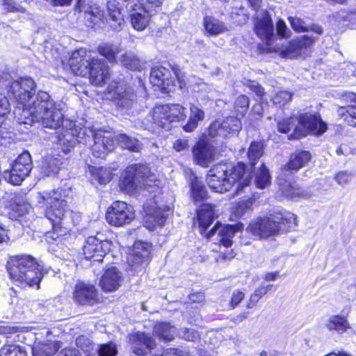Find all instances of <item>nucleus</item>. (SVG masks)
<instances>
[{
	"label": "nucleus",
	"mask_w": 356,
	"mask_h": 356,
	"mask_svg": "<svg viewBox=\"0 0 356 356\" xmlns=\"http://www.w3.org/2000/svg\"><path fill=\"white\" fill-rule=\"evenodd\" d=\"M15 115L20 124L40 123L43 127L56 129L62 126L58 136V143L65 154L69 153L76 143H83L91 149L92 152L101 156L113 147L112 134L102 131L94 132L93 128L81 127L76 122L64 119L62 104L56 102L44 91H39L32 101L29 108L15 111Z\"/></svg>",
	"instance_id": "1"
},
{
	"label": "nucleus",
	"mask_w": 356,
	"mask_h": 356,
	"mask_svg": "<svg viewBox=\"0 0 356 356\" xmlns=\"http://www.w3.org/2000/svg\"><path fill=\"white\" fill-rule=\"evenodd\" d=\"M251 181V177L245 170V165L238 163L232 166L227 163H219L210 169L207 181L212 191L223 193L231 189L235 183H238L236 194L247 188Z\"/></svg>",
	"instance_id": "2"
},
{
	"label": "nucleus",
	"mask_w": 356,
	"mask_h": 356,
	"mask_svg": "<svg viewBox=\"0 0 356 356\" xmlns=\"http://www.w3.org/2000/svg\"><path fill=\"white\" fill-rule=\"evenodd\" d=\"M7 270L10 279L21 286H37L43 277L42 266L36 259L29 254H19L10 258L7 262Z\"/></svg>",
	"instance_id": "3"
},
{
	"label": "nucleus",
	"mask_w": 356,
	"mask_h": 356,
	"mask_svg": "<svg viewBox=\"0 0 356 356\" xmlns=\"http://www.w3.org/2000/svg\"><path fill=\"white\" fill-rule=\"evenodd\" d=\"M37 202L40 207H45V216L50 221L63 222V225L72 222L74 225L81 221V213L69 210L67 201L62 199L58 190L38 193Z\"/></svg>",
	"instance_id": "4"
},
{
	"label": "nucleus",
	"mask_w": 356,
	"mask_h": 356,
	"mask_svg": "<svg viewBox=\"0 0 356 356\" xmlns=\"http://www.w3.org/2000/svg\"><path fill=\"white\" fill-rule=\"evenodd\" d=\"M297 225L296 216L286 211H274L268 217L258 218L248 225L247 229L261 238L277 235L280 232H288Z\"/></svg>",
	"instance_id": "5"
},
{
	"label": "nucleus",
	"mask_w": 356,
	"mask_h": 356,
	"mask_svg": "<svg viewBox=\"0 0 356 356\" xmlns=\"http://www.w3.org/2000/svg\"><path fill=\"white\" fill-rule=\"evenodd\" d=\"M216 216L214 205L205 204L200 207L197 211V220L201 227V233L208 238H213L217 234V237L213 239L215 243L218 241L225 247L229 248L232 245V238L237 231L236 227L239 225H222L217 222L209 232L206 233L207 227L211 225Z\"/></svg>",
	"instance_id": "6"
},
{
	"label": "nucleus",
	"mask_w": 356,
	"mask_h": 356,
	"mask_svg": "<svg viewBox=\"0 0 356 356\" xmlns=\"http://www.w3.org/2000/svg\"><path fill=\"white\" fill-rule=\"evenodd\" d=\"M154 180V175L151 174L146 165L135 163L128 166L122 174L120 186L122 191L129 194L142 187L151 192L159 190L158 187L151 185Z\"/></svg>",
	"instance_id": "7"
},
{
	"label": "nucleus",
	"mask_w": 356,
	"mask_h": 356,
	"mask_svg": "<svg viewBox=\"0 0 356 356\" xmlns=\"http://www.w3.org/2000/svg\"><path fill=\"white\" fill-rule=\"evenodd\" d=\"M186 117V108L179 104L159 105L154 107L152 115L145 119L147 122H143V124L145 129L153 130L154 125H156L169 130L171 122L184 120Z\"/></svg>",
	"instance_id": "8"
},
{
	"label": "nucleus",
	"mask_w": 356,
	"mask_h": 356,
	"mask_svg": "<svg viewBox=\"0 0 356 356\" xmlns=\"http://www.w3.org/2000/svg\"><path fill=\"white\" fill-rule=\"evenodd\" d=\"M172 70L176 79H172L171 72L168 68L163 66L153 67L150 72V82L164 93L173 92L177 88L179 89L186 88L188 83L185 80V74L177 66Z\"/></svg>",
	"instance_id": "9"
},
{
	"label": "nucleus",
	"mask_w": 356,
	"mask_h": 356,
	"mask_svg": "<svg viewBox=\"0 0 356 356\" xmlns=\"http://www.w3.org/2000/svg\"><path fill=\"white\" fill-rule=\"evenodd\" d=\"M8 87V95L15 100L17 104L14 113L16 109L20 108L21 113H23L24 109L31 106L32 101L36 96L35 95V83L33 79L20 78L9 83Z\"/></svg>",
	"instance_id": "10"
},
{
	"label": "nucleus",
	"mask_w": 356,
	"mask_h": 356,
	"mask_svg": "<svg viewBox=\"0 0 356 356\" xmlns=\"http://www.w3.org/2000/svg\"><path fill=\"white\" fill-rule=\"evenodd\" d=\"M107 95L118 108L127 110L136 104L133 88L124 81H113L107 87Z\"/></svg>",
	"instance_id": "11"
},
{
	"label": "nucleus",
	"mask_w": 356,
	"mask_h": 356,
	"mask_svg": "<svg viewBox=\"0 0 356 356\" xmlns=\"http://www.w3.org/2000/svg\"><path fill=\"white\" fill-rule=\"evenodd\" d=\"M33 165L31 154L24 151L15 161L11 170L3 172V178L13 185H19L29 175Z\"/></svg>",
	"instance_id": "12"
},
{
	"label": "nucleus",
	"mask_w": 356,
	"mask_h": 356,
	"mask_svg": "<svg viewBox=\"0 0 356 356\" xmlns=\"http://www.w3.org/2000/svg\"><path fill=\"white\" fill-rule=\"evenodd\" d=\"M151 245L143 241H136L131 252L127 257L129 271L134 275L142 272L149 261Z\"/></svg>",
	"instance_id": "13"
},
{
	"label": "nucleus",
	"mask_w": 356,
	"mask_h": 356,
	"mask_svg": "<svg viewBox=\"0 0 356 356\" xmlns=\"http://www.w3.org/2000/svg\"><path fill=\"white\" fill-rule=\"evenodd\" d=\"M135 217L134 211L131 206L122 201L114 202L106 213V219L108 224L121 227L129 224Z\"/></svg>",
	"instance_id": "14"
},
{
	"label": "nucleus",
	"mask_w": 356,
	"mask_h": 356,
	"mask_svg": "<svg viewBox=\"0 0 356 356\" xmlns=\"http://www.w3.org/2000/svg\"><path fill=\"white\" fill-rule=\"evenodd\" d=\"M241 129L238 118L229 116L225 119H218L211 124L208 136L211 138H228L236 135Z\"/></svg>",
	"instance_id": "15"
},
{
	"label": "nucleus",
	"mask_w": 356,
	"mask_h": 356,
	"mask_svg": "<svg viewBox=\"0 0 356 356\" xmlns=\"http://www.w3.org/2000/svg\"><path fill=\"white\" fill-rule=\"evenodd\" d=\"M111 243L108 240H102L95 236L87 238L83 247L86 259L101 261L111 249Z\"/></svg>",
	"instance_id": "16"
},
{
	"label": "nucleus",
	"mask_w": 356,
	"mask_h": 356,
	"mask_svg": "<svg viewBox=\"0 0 356 356\" xmlns=\"http://www.w3.org/2000/svg\"><path fill=\"white\" fill-rule=\"evenodd\" d=\"M76 9L79 13H83V17L88 26H100L108 22V19L104 15L103 10L92 1L78 0Z\"/></svg>",
	"instance_id": "17"
},
{
	"label": "nucleus",
	"mask_w": 356,
	"mask_h": 356,
	"mask_svg": "<svg viewBox=\"0 0 356 356\" xmlns=\"http://www.w3.org/2000/svg\"><path fill=\"white\" fill-rule=\"evenodd\" d=\"M90 51L86 48H80L74 51L69 59V65L72 72L79 76H88L89 67L93 60Z\"/></svg>",
	"instance_id": "18"
},
{
	"label": "nucleus",
	"mask_w": 356,
	"mask_h": 356,
	"mask_svg": "<svg viewBox=\"0 0 356 356\" xmlns=\"http://www.w3.org/2000/svg\"><path fill=\"white\" fill-rule=\"evenodd\" d=\"M73 299L82 305H94L99 301L95 286L82 281H79L75 284Z\"/></svg>",
	"instance_id": "19"
},
{
	"label": "nucleus",
	"mask_w": 356,
	"mask_h": 356,
	"mask_svg": "<svg viewBox=\"0 0 356 356\" xmlns=\"http://www.w3.org/2000/svg\"><path fill=\"white\" fill-rule=\"evenodd\" d=\"M256 34L267 44H270L274 38V27L269 13L266 10L258 13L254 20Z\"/></svg>",
	"instance_id": "20"
},
{
	"label": "nucleus",
	"mask_w": 356,
	"mask_h": 356,
	"mask_svg": "<svg viewBox=\"0 0 356 356\" xmlns=\"http://www.w3.org/2000/svg\"><path fill=\"white\" fill-rule=\"evenodd\" d=\"M299 124L305 129L303 134L300 136H305L307 133L314 135H321L327 130L326 124L322 121L318 113H305L299 116L298 119Z\"/></svg>",
	"instance_id": "21"
},
{
	"label": "nucleus",
	"mask_w": 356,
	"mask_h": 356,
	"mask_svg": "<svg viewBox=\"0 0 356 356\" xmlns=\"http://www.w3.org/2000/svg\"><path fill=\"white\" fill-rule=\"evenodd\" d=\"M88 75L93 85L96 86L104 85L111 75L106 61L104 59L94 58L89 67Z\"/></svg>",
	"instance_id": "22"
},
{
	"label": "nucleus",
	"mask_w": 356,
	"mask_h": 356,
	"mask_svg": "<svg viewBox=\"0 0 356 356\" xmlns=\"http://www.w3.org/2000/svg\"><path fill=\"white\" fill-rule=\"evenodd\" d=\"M339 98L345 103H356V94L341 91L338 92ZM337 115L348 125L356 127V106H341L337 109Z\"/></svg>",
	"instance_id": "23"
},
{
	"label": "nucleus",
	"mask_w": 356,
	"mask_h": 356,
	"mask_svg": "<svg viewBox=\"0 0 356 356\" xmlns=\"http://www.w3.org/2000/svg\"><path fill=\"white\" fill-rule=\"evenodd\" d=\"M93 131H94V132H97L99 131H102L104 133H110V134H112V140H113V147H112V148H111L109 149H107L103 154V155L101 156H97L95 155L92 153L94 156H95L97 158H104L105 156L106 155V154L108 152H111V151H112L114 149L115 141L122 148L129 149L131 152H138L142 149V144H141V143L138 139H136L135 138H133V137H131V136H128L127 134H119L115 136L114 134H113L111 131H104V130H102V129L95 130L93 129Z\"/></svg>",
	"instance_id": "24"
},
{
	"label": "nucleus",
	"mask_w": 356,
	"mask_h": 356,
	"mask_svg": "<svg viewBox=\"0 0 356 356\" xmlns=\"http://www.w3.org/2000/svg\"><path fill=\"white\" fill-rule=\"evenodd\" d=\"M154 204V206L145 205L144 207L146 213L145 224L149 230H154L157 226H163L168 216L163 209L159 207L156 202Z\"/></svg>",
	"instance_id": "25"
},
{
	"label": "nucleus",
	"mask_w": 356,
	"mask_h": 356,
	"mask_svg": "<svg viewBox=\"0 0 356 356\" xmlns=\"http://www.w3.org/2000/svg\"><path fill=\"white\" fill-rule=\"evenodd\" d=\"M314 40L307 35L287 43L281 51V56L286 58H294L305 53V49L312 45Z\"/></svg>",
	"instance_id": "26"
},
{
	"label": "nucleus",
	"mask_w": 356,
	"mask_h": 356,
	"mask_svg": "<svg viewBox=\"0 0 356 356\" xmlns=\"http://www.w3.org/2000/svg\"><path fill=\"white\" fill-rule=\"evenodd\" d=\"M286 173L282 172L278 177L279 180V189L282 194L287 198L293 199L296 197L308 198L310 194L296 185L295 182L284 179Z\"/></svg>",
	"instance_id": "27"
},
{
	"label": "nucleus",
	"mask_w": 356,
	"mask_h": 356,
	"mask_svg": "<svg viewBox=\"0 0 356 356\" xmlns=\"http://www.w3.org/2000/svg\"><path fill=\"white\" fill-rule=\"evenodd\" d=\"M133 352L138 355H146L147 351L154 348L156 343L151 337L144 332H136L129 337Z\"/></svg>",
	"instance_id": "28"
},
{
	"label": "nucleus",
	"mask_w": 356,
	"mask_h": 356,
	"mask_svg": "<svg viewBox=\"0 0 356 356\" xmlns=\"http://www.w3.org/2000/svg\"><path fill=\"white\" fill-rule=\"evenodd\" d=\"M53 232L51 233L50 238L55 241V245L63 252H65V248H68V245L72 241L73 237L70 232V229L61 225L63 222H53Z\"/></svg>",
	"instance_id": "29"
},
{
	"label": "nucleus",
	"mask_w": 356,
	"mask_h": 356,
	"mask_svg": "<svg viewBox=\"0 0 356 356\" xmlns=\"http://www.w3.org/2000/svg\"><path fill=\"white\" fill-rule=\"evenodd\" d=\"M193 154L195 161L203 167L207 166L214 155L213 147L203 140L196 143Z\"/></svg>",
	"instance_id": "30"
},
{
	"label": "nucleus",
	"mask_w": 356,
	"mask_h": 356,
	"mask_svg": "<svg viewBox=\"0 0 356 356\" xmlns=\"http://www.w3.org/2000/svg\"><path fill=\"white\" fill-rule=\"evenodd\" d=\"M122 274L115 266L108 268L100 280V286L104 291H115L120 285Z\"/></svg>",
	"instance_id": "31"
},
{
	"label": "nucleus",
	"mask_w": 356,
	"mask_h": 356,
	"mask_svg": "<svg viewBox=\"0 0 356 356\" xmlns=\"http://www.w3.org/2000/svg\"><path fill=\"white\" fill-rule=\"evenodd\" d=\"M108 24L110 26L115 30L120 31L122 29L124 24V18L121 12L120 6L116 0H111L107 3Z\"/></svg>",
	"instance_id": "32"
},
{
	"label": "nucleus",
	"mask_w": 356,
	"mask_h": 356,
	"mask_svg": "<svg viewBox=\"0 0 356 356\" xmlns=\"http://www.w3.org/2000/svg\"><path fill=\"white\" fill-rule=\"evenodd\" d=\"M325 327L330 332H335L339 334L346 333L351 328L347 315L344 314L330 315L325 323Z\"/></svg>",
	"instance_id": "33"
},
{
	"label": "nucleus",
	"mask_w": 356,
	"mask_h": 356,
	"mask_svg": "<svg viewBox=\"0 0 356 356\" xmlns=\"http://www.w3.org/2000/svg\"><path fill=\"white\" fill-rule=\"evenodd\" d=\"M311 159L310 153L307 151H301L291 155L290 161L281 169L283 173L297 171L308 163Z\"/></svg>",
	"instance_id": "34"
},
{
	"label": "nucleus",
	"mask_w": 356,
	"mask_h": 356,
	"mask_svg": "<svg viewBox=\"0 0 356 356\" xmlns=\"http://www.w3.org/2000/svg\"><path fill=\"white\" fill-rule=\"evenodd\" d=\"M122 51L120 44L110 42H102L97 47V52L110 63H116V56Z\"/></svg>",
	"instance_id": "35"
},
{
	"label": "nucleus",
	"mask_w": 356,
	"mask_h": 356,
	"mask_svg": "<svg viewBox=\"0 0 356 356\" xmlns=\"http://www.w3.org/2000/svg\"><path fill=\"white\" fill-rule=\"evenodd\" d=\"M204 119V111L197 105L191 104L190 105V115L187 123L183 127L186 132L194 131L198 126L200 122Z\"/></svg>",
	"instance_id": "36"
},
{
	"label": "nucleus",
	"mask_w": 356,
	"mask_h": 356,
	"mask_svg": "<svg viewBox=\"0 0 356 356\" xmlns=\"http://www.w3.org/2000/svg\"><path fill=\"white\" fill-rule=\"evenodd\" d=\"M191 196L194 201H203L207 196V192L204 184L197 179V177L191 172L189 177Z\"/></svg>",
	"instance_id": "37"
},
{
	"label": "nucleus",
	"mask_w": 356,
	"mask_h": 356,
	"mask_svg": "<svg viewBox=\"0 0 356 356\" xmlns=\"http://www.w3.org/2000/svg\"><path fill=\"white\" fill-rule=\"evenodd\" d=\"M188 84L194 92H205L208 95L209 99L216 100V102L219 101L216 99L217 97L216 95L217 92L216 90L212 86L204 82L201 79L193 77L191 80L188 81Z\"/></svg>",
	"instance_id": "38"
},
{
	"label": "nucleus",
	"mask_w": 356,
	"mask_h": 356,
	"mask_svg": "<svg viewBox=\"0 0 356 356\" xmlns=\"http://www.w3.org/2000/svg\"><path fill=\"white\" fill-rule=\"evenodd\" d=\"M62 164V159L60 156L54 157L48 155L44 158L42 172L46 176H56L58 175Z\"/></svg>",
	"instance_id": "39"
},
{
	"label": "nucleus",
	"mask_w": 356,
	"mask_h": 356,
	"mask_svg": "<svg viewBox=\"0 0 356 356\" xmlns=\"http://www.w3.org/2000/svg\"><path fill=\"white\" fill-rule=\"evenodd\" d=\"M176 328L168 323H159L154 327V334L163 341H170L174 339Z\"/></svg>",
	"instance_id": "40"
},
{
	"label": "nucleus",
	"mask_w": 356,
	"mask_h": 356,
	"mask_svg": "<svg viewBox=\"0 0 356 356\" xmlns=\"http://www.w3.org/2000/svg\"><path fill=\"white\" fill-rule=\"evenodd\" d=\"M204 26L206 31L211 35H217L228 31L222 22L211 16L204 17Z\"/></svg>",
	"instance_id": "41"
},
{
	"label": "nucleus",
	"mask_w": 356,
	"mask_h": 356,
	"mask_svg": "<svg viewBox=\"0 0 356 356\" xmlns=\"http://www.w3.org/2000/svg\"><path fill=\"white\" fill-rule=\"evenodd\" d=\"M161 5V0H138L135 6L151 17L160 10Z\"/></svg>",
	"instance_id": "42"
},
{
	"label": "nucleus",
	"mask_w": 356,
	"mask_h": 356,
	"mask_svg": "<svg viewBox=\"0 0 356 356\" xmlns=\"http://www.w3.org/2000/svg\"><path fill=\"white\" fill-rule=\"evenodd\" d=\"M150 18L149 15L143 13L142 11L136 10L130 15L131 26L136 31H143L147 27Z\"/></svg>",
	"instance_id": "43"
},
{
	"label": "nucleus",
	"mask_w": 356,
	"mask_h": 356,
	"mask_svg": "<svg viewBox=\"0 0 356 356\" xmlns=\"http://www.w3.org/2000/svg\"><path fill=\"white\" fill-rule=\"evenodd\" d=\"M270 181V171L264 163H261L260 168L255 172V185L257 188L262 189L269 186Z\"/></svg>",
	"instance_id": "44"
},
{
	"label": "nucleus",
	"mask_w": 356,
	"mask_h": 356,
	"mask_svg": "<svg viewBox=\"0 0 356 356\" xmlns=\"http://www.w3.org/2000/svg\"><path fill=\"white\" fill-rule=\"evenodd\" d=\"M263 154L264 145L261 142L253 141L250 143L248 151V158L252 167L256 165L259 159L262 156Z\"/></svg>",
	"instance_id": "45"
},
{
	"label": "nucleus",
	"mask_w": 356,
	"mask_h": 356,
	"mask_svg": "<svg viewBox=\"0 0 356 356\" xmlns=\"http://www.w3.org/2000/svg\"><path fill=\"white\" fill-rule=\"evenodd\" d=\"M58 348L54 342H49L35 346L33 348V356H53Z\"/></svg>",
	"instance_id": "46"
},
{
	"label": "nucleus",
	"mask_w": 356,
	"mask_h": 356,
	"mask_svg": "<svg viewBox=\"0 0 356 356\" xmlns=\"http://www.w3.org/2000/svg\"><path fill=\"white\" fill-rule=\"evenodd\" d=\"M273 288V284H262L259 287H257L254 293L250 296V300L247 303L248 308L254 307L261 298L266 295L269 291H270Z\"/></svg>",
	"instance_id": "47"
},
{
	"label": "nucleus",
	"mask_w": 356,
	"mask_h": 356,
	"mask_svg": "<svg viewBox=\"0 0 356 356\" xmlns=\"http://www.w3.org/2000/svg\"><path fill=\"white\" fill-rule=\"evenodd\" d=\"M90 171L93 181H97L99 184L105 185L110 181L111 176L106 169L103 168H96L95 167L90 168Z\"/></svg>",
	"instance_id": "48"
},
{
	"label": "nucleus",
	"mask_w": 356,
	"mask_h": 356,
	"mask_svg": "<svg viewBox=\"0 0 356 356\" xmlns=\"http://www.w3.org/2000/svg\"><path fill=\"white\" fill-rule=\"evenodd\" d=\"M122 65L131 70H137L140 67V62L132 52H126L120 57Z\"/></svg>",
	"instance_id": "49"
},
{
	"label": "nucleus",
	"mask_w": 356,
	"mask_h": 356,
	"mask_svg": "<svg viewBox=\"0 0 356 356\" xmlns=\"http://www.w3.org/2000/svg\"><path fill=\"white\" fill-rule=\"evenodd\" d=\"M3 2L4 8L8 12H19L24 15V18L31 19L32 14L27 13L26 10L20 5L16 3L13 0H0Z\"/></svg>",
	"instance_id": "50"
},
{
	"label": "nucleus",
	"mask_w": 356,
	"mask_h": 356,
	"mask_svg": "<svg viewBox=\"0 0 356 356\" xmlns=\"http://www.w3.org/2000/svg\"><path fill=\"white\" fill-rule=\"evenodd\" d=\"M249 98L245 95L238 96L234 102V108L238 115L243 117L249 108Z\"/></svg>",
	"instance_id": "51"
},
{
	"label": "nucleus",
	"mask_w": 356,
	"mask_h": 356,
	"mask_svg": "<svg viewBox=\"0 0 356 356\" xmlns=\"http://www.w3.org/2000/svg\"><path fill=\"white\" fill-rule=\"evenodd\" d=\"M0 356H27L26 352L19 346L11 345L0 350Z\"/></svg>",
	"instance_id": "52"
},
{
	"label": "nucleus",
	"mask_w": 356,
	"mask_h": 356,
	"mask_svg": "<svg viewBox=\"0 0 356 356\" xmlns=\"http://www.w3.org/2000/svg\"><path fill=\"white\" fill-rule=\"evenodd\" d=\"M292 96L293 94L287 90H280L275 95L272 101L274 104L281 107L291 101Z\"/></svg>",
	"instance_id": "53"
},
{
	"label": "nucleus",
	"mask_w": 356,
	"mask_h": 356,
	"mask_svg": "<svg viewBox=\"0 0 356 356\" xmlns=\"http://www.w3.org/2000/svg\"><path fill=\"white\" fill-rule=\"evenodd\" d=\"M117 347L113 342L101 345L98 350V356H117Z\"/></svg>",
	"instance_id": "54"
},
{
	"label": "nucleus",
	"mask_w": 356,
	"mask_h": 356,
	"mask_svg": "<svg viewBox=\"0 0 356 356\" xmlns=\"http://www.w3.org/2000/svg\"><path fill=\"white\" fill-rule=\"evenodd\" d=\"M10 106L8 98L0 93V127L4 121L5 116L10 113Z\"/></svg>",
	"instance_id": "55"
},
{
	"label": "nucleus",
	"mask_w": 356,
	"mask_h": 356,
	"mask_svg": "<svg viewBox=\"0 0 356 356\" xmlns=\"http://www.w3.org/2000/svg\"><path fill=\"white\" fill-rule=\"evenodd\" d=\"M354 175L352 172L347 171H341L338 172L334 179L338 184L344 186L352 181Z\"/></svg>",
	"instance_id": "56"
},
{
	"label": "nucleus",
	"mask_w": 356,
	"mask_h": 356,
	"mask_svg": "<svg viewBox=\"0 0 356 356\" xmlns=\"http://www.w3.org/2000/svg\"><path fill=\"white\" fill-rule=\"evenodd\" d=\"M289 21L293 29L297 32H305L308 30L305 22L300 18L289 17Z\"/></svg>",
	"instance_id": "57"
},
{
	"label": "nucleus",
	"mask_w": 356,
	"mask_h": 356,
	"mask_svg": "<svg viewBox=\"0 0 356 356\" xmlns=\"http://www.w3.org/2000/svg\"><path fill=\"white\" fill-rule=\"evenodd\" d=\"M294 121L295 119L293 118H291L287 120H284L282 122H278V130L282 133L289 132L291 129L294 127Z\"/></svg>",
	"instance_id": "58"
},
{
	"label": "nucleus",
	"mask_w": 356,
	"mask_h": 356,
	"mask_svg": "<svg viewBox=\"0 0 356 356\" xmlns=\"http://www.w3.org/2000/svg\"><path fill=\"white\" fill-rule=\"evenodd\" d=\"M277 33L281 38H289L290 36V30L286 26L282 19H279L276 24Z\"/></svg>",
	"instance_id": "59"
},
{
	"label": "nucleus",
	"mask_w": 356,
	"mask_h": 356,
	"mask_svg": "<svg viewBox=\"0 0 356 356\" xmlns=\"http://www.w3.org/2000/svg\"><path fill=\"white\" fill-rule=\"evenodd\" d=\"M180 334L182 338L189 341H194L200 338L198 332L193 329H185Z\"/></svg>",
	"instance_id": "60"
},
{
	"label": "nucleus",
	"mask_w": 356,
	"mask_h": 356,
	"mask_svg": "<svg viewBox=\"0 0 356 356\" xmlns=\"http://www.w3.org/2000/svg\"><path fill=\"white\" fill-rule=\"evenodd\" d=\"M188 147L189 145L188 143V140L184 138L177 139L173 143V149L176 152H182L186 149H188Z\"/></svg>",
	"instance_id": "61"
},
{
	"label": "nucleus",
	"mask_w": 356,
	"mask_h": 356,
	"mask_svg": "<svg viewBox=\"0 0 356 356\" xmlns=\"http://www.w3.org/2000/svg\"><path fill=\"white\" fill-rule=\"evenodd\" d=\"M245 294L243 292L239 290L234 291L232 293V297L230 302L231 307L232 308L236 307L242 301V300H243Z\"/></svg>",
	"instance_id": "62"
},
{
	"label": "nucleus",
	"mask_w": 356,
	"mask_h": 356,
	"mask_svg": "<svg viewBox=\"0 0 356 356\" xmlns=\"http://www.w3.org/2000/svg\"><path fill=\"white\" fill-rule=\"evenodd\" d=\"M161 356H188V355L184 350L168 348L163 351Z\"/></svg>",
	"instance_id": "63"
},
{
	"label": "nucleus",
	"mask_w": 356,
	"mask_h": 356,
	"mask_svg": "<svg viewBox=\"0 0 356 356\" xmlns=\"http://www.w3.org/2000/svg\"><path fill=\"white\" fill-rule=\"evenodd\" d=\"M249 88L256 93L257 96L262 100L263 96L264 95V90L261 86L254 81H250L248 85Z\"/></svg>",
	"instance_id": "64"
}]
</instances>
